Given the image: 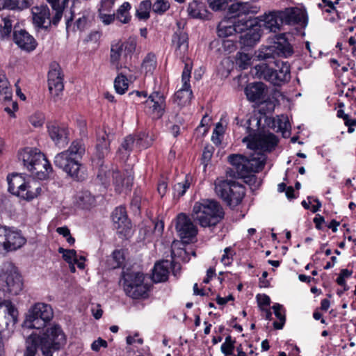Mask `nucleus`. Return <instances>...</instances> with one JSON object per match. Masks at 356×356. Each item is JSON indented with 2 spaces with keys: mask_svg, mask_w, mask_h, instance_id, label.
<instances>
[{
  "mask_svg": "<svg viewBox=\"0 0 356 356\" xmlns=\"http://www.w3.org/2000/svg\"><path fill=\"white\" fill-rule=\"evenodd\" d=\"M293 53V48L284 34L275 35L268 45L261 47L257 51L259 60L267 63L257 65L254 67V75L263 79L274 86H280L291 79L290 66L287 62L277 60V57L287 58Z\"/></svg>",
  "mask_w": 356,
  "mask_h": 356,
  "instance_id": "nucleus-1",
  "label": "nucleus"
},
{
  "mask_svg": "<svg viewBox=\"0 0 356 356\" xmlns=\"http://www.w3.org/2000/svg\"><path fill=\"white\" fill-rule=\"evenodd\" d=\"M26 348L24 356H35L40 348L44 356H53L66 342L65 335L61 327L54 325L44 332H33L26 339Z\"/></svg>",
  "mask_w": 356,
  "mask_h": 356,
  "instance_id": "nucleus-2",
  "label": "nucleus"
},
{
  "mask_svg": "<svg viewBox=\"0 0 356 356\" xmlns=\"http://www.w3.org/2000/svg\"><path fill=\"white\" fill-rule=\"evenodd\" d=\"M86 152L85 145L81 140H74L69 148L56 155L54 164L62 169L68 176L75 181H82L85 174L81 169L79 159Z\"/></svg>",
  "mask_w": 356,
  "mask_h": 356,
  "instance_id": "nucleus-3",
  "label": "nucleus"
},
{
  "mask_svg": "<svg viewBox=\"0 0 356 356\" xmlns=\"http://www.w3.org/2000/svg\"><path fill=\"white\" fill-rule=\"evenodd\" d=\"M224 216V209L220 204L209 199L195 202L191 213L193 220L204 228L216 227Z\"/></svg>",
  "mask_w": 356,
  "mask_h": 356,
  "instance_id": "nucleus-4",
  "label": "nucleus"
},
{
  "mask_svg": "<svg viewBox=\"0 0 356 356\" xmlns=\"http://www.w3.org/2000/svg\"><path fill=\"white\" fill-rule=\"evenodd\" d=\"M228 161L232 168L227 171L230 177H244L250 172H258L264 168L266 156L260 152H254L250 156L246 157L242 154H230Z\"/></svg>",
  "mask_w": 356,
  "mask_h": 356,
  "instance_id": "nucleus-5",
  "label": "nucleus"
},
{
  "mask_svg": "<svg viewBox=\"0 0 356 356\" xmlns=\"http://www.w3.org/2000/svg\"><path fill=\"white\" fill-rule=\"evenodd\" d=\"M55 11L53 18H50V10L47 6L35 7L33 9V20L34 24L44 29H47L52 24L56 26L60 21L65 8L67 6L69 0H47Z\"/></svg>",
  "mask_w": 356,
  "mask_h": 356,
  "instance_id": "nucleus-6",
  "label": "nucleus"
},
{
  "mask_svg": "<svg viewBox=\"0 0 356 356\" xmlns=\"http://www.w3.org/2000/svg\"><path fill=\"white\" fill-rule=\"evenodd\" d=\"M8 191L23 200L30 201L41 193L40 184L36 181H26L20 174H13L7 177Z\"/></svg>",
  "mask_w": 356,
  "mask_h": 356,
  "instance_id": "nucleus-7",
  "label": "nucleus"
},
{
  "mask_svg": "<svg viewBox=\"0 0 356 356\" xmlns=\"http://www.w3.org/2000/svg\"><path fill=\"white\" fill-rule=\"evenodd\" d=\"M214 185L216 195L229 207L238 205L245 195L244 186L234 181L218 178Z\"/></svg>",
  "mask_w": 356,
  "mask_h": 356,
  "instance_id": "nucleus-8",
  "label": "nucleus"
},
{
  "mask_svg": "<svg viewBox=\"0 0 356 356\" xmlns=\"http://www.w3.org/2000/svg\"><path fill=\"white\" fill-rule=\"evenodd\" d=\"M18 321V311L8 299L0 298V349L14 332Z\"/></svg>",
  "mask_w": 356,
  "mask_h": 356,
  "instance_id": "nucleus-9",
  "label": "nucleus"
},
{
  "mask_svg": "<svg viewBox=\"0 0 356 356\" xmlns=\"http://www.w3.org/2000/svg\"><path fill=\"white\" fill-rule=\"evenodd\" d=\"M53 316V309L49 305L35 303L28 310L22 327L40 330L46 327Z\"/></svg>",
  "mask_w": 356,
  "mask_h": 356,
  "instance_id": "nucleus-10",
  "label": "nucleus"
},
{
  "mask_svg": "<svg viewBox=\"0 0 356 356\" xmlns=\"http://www.w3.org/2000/svg\"><path fill=\"white\" fill-rule=\"evenodd\" d=\"M124 291L133 299L144 298L147 296L149 287L144 283V275L140 272H130L124 274Z\"/></svg>",
  "mask_w": 356,
  "mask_h": 356,
  "instance_id": "nucleus-11",
  "label": "nucleus"
},
{
  "mask_svg": "<svg viewBox=\"0 0 356 356\" xmlns=\"http://www.w3.org/2000/svg\"><path fill=\"white\" fill-rule=\"evenodd\" d=\"M1 289L6 294L16 296L23 288L22 277L17 268L11 263L5 264L3 274L0 276Z\"/></svg>",
  "mask_w": 356,
  "mask_h": 356,
  "instance_id": "nucleus-12",
  "label": "nucleus"
},
{
  "mask_svg": "<svg viewBox=\"0 0 356 356\" xmlns=\"http://www.w3.org/2000/svg\"><path fill=\"white\" fill-rule=\"evenodd\" d=\"M243 141H248V147L250 149L262 152H270L277 145L278 138L275 134L264 131L252 138L245 137Z\"/></svg>",
  "mask_w": 356,
  "mask_h": 356,
  "instance_id": "nucleus-13",
  "label": "nucleus"
},
{
  "mask_svg": "<svg viewBox=\"0 0 356 356\" xmlns=\"http://www.w3.org/2000/svg\"><path fill=\"white\" fill-rule=\"evenodd\" d=\"M248 21H254L251 26L257 25L272 33L280 31L282 25L280 10L269 11L257 17H250Z\"/></svg>",
  "mask_w": 356,
  "mask_h": 356,
  "instance_id": "nucleus-14",
  "label": "nucleus"
},
{
  "mask_svg": "<svg viewBox=\"0 0 356 356\" xmlns=\"http://www.w3.org/2000/svg\"><path fill=\"white\" fill-rule=\"evenodd\" d=\"M176 230L180 238L188 243L197 234V229L191 219L185 213H179L176 220Z\"/></svg>",
  "mask_w": 356,
  "mask_h": 356,
  "instance_id": "nucleus-15",
  "label": "nucleus"
},
{
  "mask_svg": "<svg viewBox=\"0 0 356 356\" xmlns=\"http://www.w3.org/2000/svg\"><path fill=\"white\" fill-rule=\"evenodd\" d=\"M49 136L54 144L63 148L70 141V131L68 127L63 124L50 122L47 125Z\"/></svg>",
  "mask_w": 356,
  "mask_h": 356,
  "instance_id": "nucleus-16",
  "label": "nucleus"
},
{
  "mask_svg": "<svg viewBox=\"0 0 356 356\" xmlns=\"http://www.w3.org/2000/svg\"><path fill=\"white\" fill-rule=\"evenodd\" d=\"M253 21L246 19H235L232 23L225 20L219 23L217 27V33L220 38H227L232 35L235 33H243V31L251 27Z\"/></svg>",
  "mask_w": 356,
  "mask_h": 356,
  "instance_id": "nucleus-17",
  "label": "nucleus"
},
{
  "mask_svg": "<svg viewBox=\"0 0 356 356\" xmlns=\"http://www.w3.org/2000/svg\"><path fill=\"white\" fill-rule=\"evenodd\" d=\"M147 136L145 135V134H140L136 143L135 139L133 136L129 135L126 136L122 141L120 146L119 147L117 152V154L120 159L124 161H127L129 157L130 154L133 151L136 145H138L139 146L143 148L148 147L152 143V140L144 144L142 143V141Z\"/></svg>",
  "mask_w": 356,
  "mask_h": 356,
  "instance_id": "nucleus-18",
  "label": "nucleus"
},
{
  "mask_svg": "<svg viewBox=\"0 0 356 356\" xmlns=\"http://www.w3.org/2000/svg\"><path fill=\"white\" fill-rule=\"evenodd\" d=\"M268 88L262 82L248 84L245 88V94L250 102L261 104L267 101Z\"/></svg>",
  "mask_w": 356,
  "mask_h": 356,
  "instance_id": "nucleus-19",
  "label": "nucleus"
},
{
  "mask_svg": "<svg viewBox=\"0 0 356 356\" xmlns=\"http://www.w3.org/2000/svg\"><path fill=\"white\" fill-rule=\"evenodd\" d=\"M146 106L149 108V113L153 115L154 118H161L165 108V98L163 94L159 92H153L145 102Z\"/></svg>",
  "mask_w": 356,
  "mask_h": 356,
  "instance_id": "nucleus-20",
  "label": "nucleus"
},
{
  "mask_svg": "<svg viewBox=\"0 0 356 356\" xmlns=\"http://www.w3.org/2000/svg\"><path fill=\"white\" fill-rule=\"evenodd\" d=\"M111 140L110 134L105 130L102 129L97 133L94 156L98 160V163L109 154Z\"/></svg>",
  "mask_w": 356,
  "mask_h": 356,
  "instance_id": "nucleus-21",
  "label": "nucleus"
},
{
  "mask_svg": "<svg viewBox=\"0 0 356 356\" xmlns=\"http://www.w3.org/2000/svg\"><path fill=\"white\" fill-rule=\"evenodd\" d=\"M282 24L289 25L300 24L306 26L307 19L306 15L300 9L297 8H289L284 11H280Z\"/></svg>",
  "mask_w": 356,
  "mask_h": 356,
  "instance_id": "nucleus-22",
  "label": "nucleus"
},
{
  "mask_svg": "<svg viewBox=\"0 0 356 356\" xmlns=\"http://www.w3.org/2000/svg\"><path fill=\"white\" fill-rule=\"evenodd\" d=\"M229 13L234 15V18L241 17L243 15L244 18L241 19H249L250 17H248L247 16L249 15H254L259 13L260 10V6H259L254 2H237L233 3L230 6L229 8Z\"/></svg>",
  "mask_w": 356,
  "mask_h": 356,
  "instance_id": "nucleus-23",
  "label": "nucleus"
},
{
  "mask_svg": "<svg viewBox=\"0 0 356 356\" xmlns=\"http://www.w3.org/2000/svg\"><path fill=\"white\" fill-rule=\"evenodd\" d=\"M188 38L187 33L183 30L175 32L172 38V44L175 49V54L183 62L188 49Z\"/></svg>",
  "mask_w": 356,
  "mask_h": 356,
  "instance_id": "nucleus-24",
  "label": "nucleus"
},
{
  "mask_svg": "<svg viewBox=\"0 0 356 356\" xmlns=\"http://www.w3.org/2000/svg\"><path fill=\"white\" fill-rule=\"evenodd\" d=\"M13 40L21 49L27 52L33 51L38 45L35 38L24 29L15 30Z\"/></svg>",
  "mask_w": 356,
  "mask_h": 356,
  "instance_id": "nucleus-25",
  "label": "nucleus"
},
{
  "mask_svg": "<svg viewBox=\"0 0 356 356\" xmlns=\"http://www.w3.org/2000/svg\"><path fill=\"white\" fill-rule=\"evenodd\" d=\"M113 226L119 233L127 234L131 229V223L127 218L125 208L123 207H117L112 213Z\"/></svg>",
  "mask_w": 356,
  "mask_h": 356,
  "instance_id": "nucleus-26",
  "label": "nucleus"
},
{
  "mask_svg": "<svg viewBox=\"0 0 356 356\" xmlns=\"http://www.w3.org/2000/svg\"><path fill=\"white\" fill-rule=\"evenodd\" d=\"M44 155L36 149L26 147L19 154V159L29 172Z\"/></svg>",
  "mask_w": 356,
  "mask_h": 356,
  "instance_id": "nucleus-27",
  "label": "nucleus"
},
{
  "mask_svg": "<svg viewBox=\"0 0 356 356\" xmlns=\"http://www.w3.org/2000/svg\"><path fill=\"white\" fill-rule=\"evenodd\" d=\"M48 86L50 93L58 96L63 91L64 85L60 69H51L48 73Z\"/></svg>",
  "mask_w": 356,
  "mask_h": 356,
  "instance_id": "nucleus-28",
  "label": "nucleus"
},
{
  "mask_svg": "<svg viewBox=\"0 0 356 356\" xmlns=\"http://www.w3.org/2000/svg\"><path fill=\"white\" fill-rule=\"evenodd\" d=\"M25 243L26 239L19 232L9 229L4 241V249L7 251L16 250L23 246Z\"/></svg>",
  "mask_w": 356,
  "mask_h": 356,
  "instance_id": "nucleus-29",
  "label": "nucleus"
},
{
  "mask_svg": "<svg viewBox=\"0 0 356 356\" xmlns=\"http://www.w3.org/2000/svg\"><path fill=\"white\" fill-rule=\"evenodd\" d=\"M33 176L38 179H46L52 172V167L49 161L44 156L39 162L29 171Z\"/></svg>",
  "mask_w": 356,
  "mask_h": 356,
  "instance_id": "nucleus-30",
  "label": "nucleus"
},
{
  "mask_svg": "<svg viewBox=\"0 0 356 356\" xmlns=\"http://www.w3.org/2000/svg\"><path fill=\"white\" fill-rule=\"evenodd\" d=\"M243 32L244 33L240 36L239 42L243 46L252 47L260 40L261 34L257 25L248 27Z\"/></svg>",
  "mask_w": 356,
  "mask_h": 356,
  "instance_id": "nucleus-31",
  "label": "nucleus"
},
{
  "mask_svg": "<svg viewBox=\"0 0 356 356\" xmlns=\"http://www.w3.org/2000/svg\"><path fill=\"white\" fill-rule=\"evenodd\" d=\"M182 83V87L174 95V101L179 106H184L188 104L193 95L190 83Z\"/></svg>",
  "mask_w": 356,
  "mask_h": 356,
  "instance_id": "nucleus-32",
  "label": "nucleus"
},
{
  "mask_svg": "<svg viewBox=\"0 0 356 356\" xmlns=\"http://www.w3.org/2000/svg\"><path fill=\"white\" fill-rule=\"evenodd\" d=\"M169 269L167 261L156 263L152 275L154 282L159 283L165 282L168 278Z\"/></svg>",
  "mask_w": 356,
  "mask_h": 356,
  "instance_id": "nucleus-33",
  "label": "nucleus"
},
{
  "mask_svg": "<svg viewBox=\"0 0 356 356\" xmlns=\"http://www.w3.org/2000/svg\"><path fill=\"white\" fill-rule=\"evenodd\" d=\"M122 42H118L111 46V63L118 70L122 67L120 61L127 60L125 52L122 50Z\"/></svg>",
  "mask_w": 356,
  "mask_h": 356,
  "instance_id": "nucleus-34",
  "label": "nucleus"
},
{
  "mask_svg": "<svg viewBox=\"0 0 356 356\" xmlns=\"http://www.w3.org/2000/svg\"><path fill=\"white\" fill-rule=\"evenodd\" d=\"M188 13L193 18L204 19L207 17V10L204 3L195 0L189 3Z\"/></svg>",
  "mask_w": 356,
  "mask_h": 356,
  "instance_id": "nucleus-35",
  "label": "nucleus"
},
{
  "mask_svg": "<svg viewBox=\"0 0 356 356\" xmlns=\"http://www.w3.org/2000/svg\"><path fill=\"white\" fill-rule=\"evenodd\" d=\"M0 96L5 102H10L13 98L12 88L4 74H0Z\"/></svg>",
  "mask_w": 356,
  "mask_h": 356,
  "instance_id": "nucleus-36",
  "label": "nucleus"
},
{
  "mask_svg": "<svg viewBox=\"0 0 356 356\" xmlns=\"http://www.w3.org/2000/svg\"><path fill=\"white\" fill-rule=\"evenodd\" d=\"M76 202L79 207L89 209L95 205V199L90 192L83 191L78 195Z\"/></svg>",
  "mask_w": 356,
  "mask_h": 356,
  "instance_id": "nucleus-37",
  "label": "nucleus"
},
{
  "mask_svg": "<svg viewBox=\"0 0 356 356\" xmlns=\"http://www.w3.org/2000/svg\"><path fill=\"white\" fill-rule=\"evenodd\" d=\"M131 8L129 2H124L116 10L115 19L122 24H128L131 18L129 13Z\"/></svg>",
  "mask_w": 356,
  "mask_h": 356,
  "instance_id": "nucleus-38",
  "label": "nucleus"
},
{
  "mask_svg": "<svg viewBox=\"0 0 356 356\" xmlns=\"http://www.w3.org/2000/svg\"><path fill=\"white\" fill-rule=\"evenodd\" d=\"M124 259L122 250H115L107 259L108 267L111 269L120 268L124 264Z\"/></svg>",
  "mask_w": 356,
  "mask_h": 356,
  "instance_id": "nucleus-39",
  "label": "nucleus"
},
{
  "mask_svg": "<svg viewBox=\"0 0 356 356\" xmlns=\"http://www.w3.org/2000/svg\"><path fill=\"white\" fill-rule=\"evenodd\" d=\"M272 309L274 311L275 316L279 319V322L275 321L273 327L276 330H281L283 328L286 321L285 311L283 306L279 303H275Z\"/></svg>",
  "mask_w": 356,
  "mask_h": 356,
  "instance_id": "nucleus-40",
  "label": "nucleus"
},
{
  "mask_svg": "<svg viewBox=\"0 0 356 356\" xmlns=\"http://www.w3.org/2000/svg\"><path fill=\"white\" fill-rule=\"evenodd\" d=\"M152 10V2L150 0H145L140 2L136 10V17L139 19L146 20L149 17V13Z\"/></svg>",
  "mask_w": 356,
  "mask_h": 356,
  "instance_id": "nucleus-41",
  "label": "nucleus"
},
{
  "mask_svg": "<svg viewBox=\"0 0 356 356\" xmlns=\"http://www.w3.org/2000/svg\"><path fill=\"white\" fill-rule=\"evenodd\" d=\"M273 126L275 128H277V131H281L283 134L289 131L291 128L288 117L284 115H279L276 119H274Z\"/></svg>",
  "mask_w": 356,
  "mask_h": 356,
  "instance_id": "nucleus-42",
  "label": "nucleus"
},
{
  "mask_svg": "<svg viewBox=\"0 0 356 356\" xmlns=\"http://www.w3.org/2000/svg\"><path fill=\"white\" fill-rule=\"evenodd\" d=\"M3 25L0 24V38L5 39L10 36L13 29V20L9 17L3 18Z\"/></svg>",
  "mask_w": 356,
  "mask_h": 356,
  "instance_id": "nucleus-43",
  "label": "nucleus"
},
{
  "mask_svg": "<svg viewBox=\"0 0 356 356\" xmlns=\"http://www.w3.org/2000/svg\"><path fill=\"white\" fill-rule=\"evenodd\" d=\"M114 87L118 93L124 94L128 88L127 78L124 75H118L115 79Z\"/></svg>",
  "mask_w": 356,
  "mask_h": 356,
  "instance_id": "nucleus-44",
  "label": "nucleus"
},
{
  "mask_svg": "<svg viewBox=\"0 0 356 356\" xmlns=\"http://www.w3.org/2000/svg\"><path fill=\"white\" fill-rule=\"evenodd\" d=\"M169 8L170 3L167 0H156L153 4L152 3V10L157 15L163 14Z\"/></svg>",
  "mask_w": 356,
  "mask_h": 356,
  "instance_id": "nucleus-45",
  "label": "nucleus"
},
{
  "mask_svg": "<svg viewBox=\"0 0 356 356\" xmlns=\"http://www.w3.org/2000/svg\"><path fill=\"white\" fill-rule=\"evenodd\" d=\"M7 8L23 10L30 6L31 0H6Z\"/></svg>",
  "mask_w": 356,
  "mask_h": 356,
  "instance_id": "nucleus-46",
  "label": "nucleus"
},
{
  "mask_svg": "<svg viewBox=\"0 0 356 356\" xmlns=\"http://www.w3.org/2000/svg\"><path fill=\"white\" fill-rule=\"evenodd\" d=\"M97 18L104 25H110L114 22L115 19V14L114 12H97Z\"/></svg>",
  "mask_w": 356,
  "mask_h": 356,
  "instance_id": "nucleus-47",
  "label": "nucleus"
},
{
  "mask_svg": "<svg viewBox=\"0 0 356 356\" xmlns=\"http://www.w3.org/2000/svg\"><path fill=\"white\" fill-rule=\"evenodd\" d=\"M235 342L231 336L226 337L225 342L221 345V351L226 355H233Z\"/></svg>",
  "mask_w": 356,
  "mask_h": 356,
  "instance_id": "nucleus-48",
  "label": "nucleus"
},
{
  "mask_svg": "<svg viewBox=\"0 0 356 356\" xmlns=\"http://www.w3.org/2000/svg\"><path fill=\"white\" fill-rule=\"evenodd\" d=\"M116 0H99L97 4V12H112Z\"/></svg>",
  "mask_w": 356,
  "mask_h": 356,
  "instance_id": "nucleus-49",
  "label": "nucleus"
},
{
  "mask_svg": "<svg viewBox=\"0 0 356 356\" xmlns=\"http://www.w3.org/2000/svg\"><path fill=\"white\" fill-rule=\"evenodd\" d=\"M251 58L249 54L239 52L237 54L236 63L239 67L243 69H247L250 64Z\"/></svg>",
  "mask_w": 356,
  "mask_h": 356,
  "instance_id": "nucleus-50",
  "label": "nucleus"
},
{
  "mask_svg": "<svg viewBox=\"0 0 356 356\" xmlns=\"http://www.w3.org/2000/svg\"><path fill=\"white\" fill-rule=\"evenodd\" d=\"M189 187L190 183L187 179H186L184 182L175 184L173 187L175 196H177L179 197L183 196Z\"/></svg>",
  "mask_w": 356,
  "mask_h": 356,
  "instance_id": "nucleus-51",
  "label": "nucleus"
},
{
  "mask_svg": "<svg viewBox=\"0 0 356 356\" xmlns=\"http://www.w3.org/2000/svg\"><path fill=\"white\" fill-rule=\"evenodd\" d=\"M58 252L63 254L64 260L68 264L73 263L77 256L76 252L74 250H65L63 248H59Z\"/></svg>",
  "mask_w": 356,
  "mask_h": 356,
  "instance_id": "nucleus-52",
  "label": "nucleus"
},
{
  "mask_svg": "<svg viewBox=\"0 0 356 356\" xmlns=\"http://www.w3.org/2000/svg\"><path fill=\"white\" fill-rule=\"evenodd\" d=\"M156 65V58L155 56L152 54H148L145 58L143 67L148 71H150L152 69H154Z\"/></svg>",
  "mask_w": 356,
  "mask_h": 356,
  "instance_id": "nucleus-53",
  "label": "nucleus"
},
{
  "mask_svg": "<svg viewBox=\"0 0 356 356\" xmlns=\"http://www.w3.org/2000/svg\"><path fill=\"white\" fill-rule=\"evenodd\" d=\"M136 43L134 40H129L125 42H122V50L125 52L127 58L131 56V54L135 51Z\"/></svg>",
  "mask_w": 356,
  "mask_h": 356,
  "instance_id": "nucleus-54",
  "label": "nucleus"
},
{
  "mask_svg": "<svg viewBox=\"0 0 356 356\" xmlns=\"http://www.w3.org/2000/svg\"><path fill=\"white\" fill-rule=\"evenodd\" d=\"M29 122L33 127H40L44 124V115L42 113H35L30 117Z\"/></svg>",
  "mask_w": 356,
  "mask_h": 356,
  "instance_id": "nucleus-55",
  "label": "nucleus"
},
{
  "mask_svg": "<svg viewBox=\"0 0 356 356\" xmlns=\"http://www.w3.org/2000/svg\"><path fill=\"white\" fill-rule=\"evenodd\" d=\"M213 152V147L211 146H207L204 147L202 156V163L204 165V167H206L208 164V163L210 161Z\"/></svg>",
  "mask_w": 356,
  "mask_h": 356,
  "instance_id": "nucleus-56",
  "label": "nucleus"
},
{
  "mask_svg": "<svg viewBox=\"0 0 356 356\" xmlns=\"http://www.w3.org/2000/svg\"><path fill=\"white\" fill-rule=\"evenodd\" d=\"M185 66L182 72L181 75V81L182 83H189L190 78H191V73L192 70V65L191 63L185 62Z\"/></svg>",
  "mask_w": 356,
  "mask_h": 356,
  "instance_id": "nucleus-57",
  "label": "nucleus"
},
{
  "mask_svg": "<svg viewBox=\"0 0 356 356\" xmlns=\"http://www.w3.org/2000/svg\"><path fill=\"white\" fill-rule=\"evenodd\" d=\"M107 346V341L99 337L92 342L91 344V349L93 351L98 352L101 347L106 348Z\"/></svg>",
  "mask_w": 356,
  "mask_h": 356,
  "instance_id": "nucleus-58",
  "label": "nucleus"
},
{
  "mask_svg": "<svg viewBox=\"0 0 356 356\" xmlns=\"http://www.w3.org/2000/svg\"><path fill=\"white\" fill-rule=\"evenodd\" d=\"M257 299L258 305L261 309L264 308L263 307L264 306H266V307L268 306L270 303V299L269 296L266 294L257 295Z\"/></svg>",
  "mask_w": 356,
  "mask_h": 356,
  "instance_id": "nucleus-59",
  "label": "nucleus"
},
{
  "mask_svg": "<svg viewBox=\"0 0 356 356\" xmlns=\"http://www.w3.org/2000/svg\"><path fill=\"white\" fill-rule=\"evenodd\" d=\"M88 19L85 16H82L76 20L74 26L77 28L78 30L82 31L83 30L87 24Z\"/></svg>",
  "mask_w": 356,
  "mask_h": 356,
  "instance_id": "nucleus-60",
  "label": "nucleus"
},
{
  "mask_svg": "<svg viewBox=\"0 0 356 356\" xmlns=\"http://www.w3.org/2000/svg\"><path fill=\"white\" fill-rule=\"evenodd\" d=\"M168 189V184L165 180H161L158 184L157 191L161 197H163Z\"/></svg>",
  "mask_w": 356,
  "mask_h": 356,
  "instance_id": "nucleus-61",
  "label": "nucleus"
},
{
  "mask_svg": "<svg viewBox=\"0 0 356 356\" xmlns=\"http://www.w3.org/2000/svg\"><path fill=\"white\" fill-rule=\"evenodd\" d=\"M231 248H226L224 250V254L222 256L221 261L225 265H228L231 263V259L229 257V252H231Z\"/></svg>",
  "mask_w": 356,
  "mask_h": 356,
  "instance_id": "nucleus-62",
  "label": "nucleus"
},
{
  "mask_svg": "<svg viewBox=\"0 0 356 356\" xmlns=\"http://www.w3.org/2000/svg\"><path fill=\"white\" fill-rule=\"evenodd\" d=\"M8 230L9 229H8L6 227L0 225V242H1V244L3 245V248L4 241H6V238L7 237Z\"/></svg>",
  "mask_w": 356,
  "mask_h": 356,
  "instance_id": "nucleus-63",
  "label": "nucleus"
},
{
  "mask_svg": "<svg viewBox=\"0 0 356 356\" xmlns=\"http://www.w3.org/2000/svg\"><path fill=\"white\" fill-rule=\"evenodd\" d=\"M12 106H13V109H11L10 107L8 106H6L4 108V111L8 113V114H9V115L12 118H14L15 115V111H16L18 108V106H17V103L16 102H12Z\"/></svg>",
  "mask_w": 356,
  "mask_h": 356,
  "instance_id": "nucleus-64",
  "label": "nucleus"
}]
</instances>
